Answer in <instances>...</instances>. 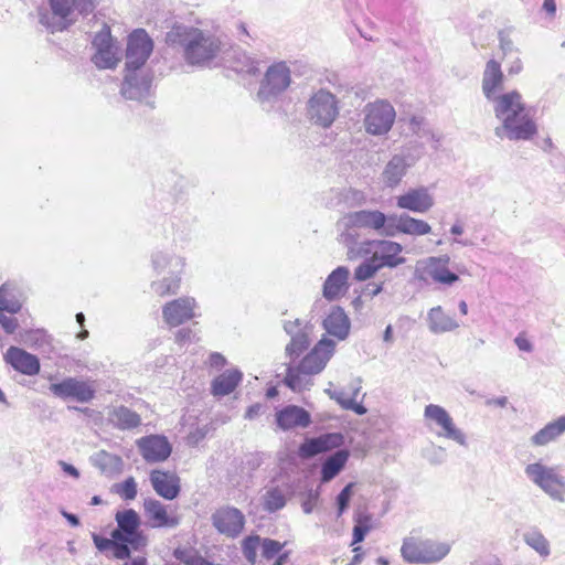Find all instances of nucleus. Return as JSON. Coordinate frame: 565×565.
Returning <instances> with one entry per match:
<instances>
[{"label":"nucleus","mask_w":565,"mask_h":565,"mask_svg":"<svg viewBox=\"0 0 565 565\" xmlns=\"http://www.w3.org/2000/svg\"><path fill=\"white\" fill-rule=\"evenodd\" d=\"M166 43L172 47H182L183 57L191 65H205L222 49V42L215 34L186 25H174L167 33Z\"/></svg>","instance_id":"1"},{"label":"nucleus","mask_w":565,"mask_h":565,"mask_svg":"<svg viewBox=\"0 0 565 565\" xmlns=\"http://www.w3.org/2000/svg\"><path fill=\"white\" fill-rule=\"evenodd\" d=\"M494 113L502 119V127L495 128V135L499 137L504 130L509 139L530 140L537 132L536 124L526 110L521 94L516 90L499 96Z\"/></svg>","instance_id":"2"},{"label":"nucleus","mask_w":565,"mask_h":565,"mask_svg":"<svg viewBox=\"0 0 565 565\" xmlns=\"http://www.w3.org/2000/svg\"><path fill=\"white\" fill-rule=\"evenodd\" d=\"M153 50V43L145 30H135L128 39L126 53V70L121 93L134 97L135 89L148 92L151 85L149 77H139L137 71L146 63Z\"/></svg>","instance_id":"3"},{"label":"nucleus","mask_w":565,"mask_h":565,"mask_svg":"<svg viewBox=\"0 0 565 565\" xmlns=\"http://www.w3.org/2000/svg\"><path fill=\"white\" fill-rule=\"evenodd\" d=\"M450 552V544L434 540L407 536L403 540L401 555L409 564H433L444 559Z\"/></svg>","instance_id":"4"},{"label":"nucleus","mask_w":565,"mask_h":565,"mask_svg":"<svg viewBox=\"0 0 565 565\" xmlns=\"http://www.w3.org/2000/svg\"><path fill=\"white\" fill-rule=\"evenodd\" d=\"M424 423L437 437L452 440L463 447L468 446L466 434L456 426L450 414L440 405H426L424 409Z\"/></svg>","instance_id":"5"},{"label":"nucleus","mask_w":565,"mask_h":565,"mask_svg":"<svg viewBox=\"0 0 565 565\" xmlns=\"http://www.w3.org/2000/svg\"><path fill=\"white\" fill-rule=\"evenodd\" d=\"M322 327L333 339L322 337L310 353H332L335 349V340L343 341L348 338L351 321L341 307L334 306L323 319Z\"/></svg>","instance_id":"6"},{"label":"nucleus","mask_w":565,"mask_h":565,"mask_svg":"<svg viewBox=\"0 0 565 565\" xmlns=\"http://www.w3.org/2000/svg\"><path fill=\"white\" fill-rule=\"evenodd\" d=\"M524 472L526 477L553 500L564 502L565 480L556 467H548L541 462L529 463Z\"/></svg>","instance_id":"7"},{"label":"nucleus","mask_w":565,"mask_h":565,"mask_svg":"<svg viewBox=\"0 0 565 565\" xmlns=\"http://www.w3.org/2000/svg\"><path fill=\"white\" fill-rule=\"evenodd\" d=\"M117 529L113 531V537L127 544L131 551H141L148 544V539L142 531L139 530L140 518L132 509L118 511L115 515Z\"/></svg>","instance_id":"8"},{"label":"nucleus","mask_w":565,"mask_h":565,"mask_svg":"<svg viewBox=\"0 0 565 565\" xmlns=\"http://www.w3.org/2000/svg\"><path fill=\"white\" fill-rule=\"evenodd\" d=\"M364 113L365 130L374 136L387 134L396 118L394 107L386 100H375L367 104Z\"/></svg>","instance_id":"9"},{"label":"nucleus","mask_w":565,"mask_h":565,"mask_svg":"<svg viewBox=\"0 0 565 565\" xmlns=\"http://www.w3.org/2000/svg\"><path fill=\"white\" fill-rule=\"evenodd\" d=\"M330 355H303L299 364L290 365L285 384L292 391H301L307 384V376L320 373L327 365Z\"/></svg>","instance_id":"10"},{"label":"nucleus","mask_w":565,"mask_h":565,"mask_svg":"<svg viewBox=\"0 0 565 565\" xmlns=\"http://www.w3.org/2000/svg\"><path fill=\"white\" fill-rule=\"evenodd\" d=\"M50 391L62 399H72L78 403H88L95 396L94 381H83L76 377H67L58 383L50 385Z\"/></svg>","instance_id":"11"},{"label":"nucleus","mask_w":565,"mask_h":565,"mask_svg":"<svg viewBox=\"0 0 565 565\" xmlns=\"http://www.w3.org/2000/svg\"><path fill=\"white\" fill-rule=\"evenodd\" d=\"M212 525L222 535L226 537H237L244 530V513L232 505L217 508L211 515Z\"/></svg>","instance_id":"12"},{"label":"nucleus","mask_w":565,"mask_h":565,"mask_svg":"<svg viewBox=\"0 0 565 565\" xmlns=\"http://www.w3.org/2000/svg\"><path fill=\"white\" fill-rule=\"evenodd\" d=\"M308 114L317 125L329 127L338 116L334 95L323 89L317 92L309 100Z\"/></svg>","instance_id":"13"},{"label":"nucleus","mask_w":565,"mask_h":565,"mask_svg":"<svg viewBox=\"0 0 565 565\" xmlns=\"http://www.w3.org/2000/svg\"><path fill=\"white\" fill-rule=\"evenodd\" d=\"M402 250V245L392 241H367L361 245V252L372 253V257L381 268L396 267L405 263V258L401 256Z\"/></svg>","instance_id":"14"},{"label":"nucleus","mask_w":565,"mask_h":565,"mask_svg":"<svg viewBox=\"0 0 565 565\" xmlns=\"http://www.w3.org/2000/svg\"><path fill=\"white\" fill-rule=\"evenodd\" d=\"M198 303L193 297H180L166 302L162 307V318L169 327H179L199 315Z\"/></svg>","instance_id":"15"},{"label":"nucleus","mask_w":565,"mask_h":565,"mask_svg":"<svg viewBox=\"0 0 565 565\" xmlns=\"http://www.w3.org/2000/svg\"><path fill=\"white\" fill-rule=\"evenodd\" d=\"M93 45L96 53L93 55V63L100 70L114 68L120 61V57L115 47L109 28H105L98 32L94 40Z\"/></svg>","instance_id":"16"},{"label":"nucleus","mask_w":565,"mask_h":565,"mask_svg":"<svg viewBox=\"0 0 565 565\" xmlns=\"http://www.w3.org/2000/svg\"><path fill=\"white\" fill-rule=\"evenodd\" d=\"M285 331L290 335V342L286 347V353L306 352L311 344L315 327L302 323L299 319L286 321Z\"/></svg>","instance_id":"17"},{"label":"nucleus","mask_w":565,"mask_h":565,"mask_svg":"<svg viewBox=\"0 0 565 565\" xmlns=\"http://www.w3.org/2000/svg\"><path fill=\"white\" fill-rule=\"evenodd\" d=\"M387 220L388 224L385 227V235L387 236H395L397 233L420 236L429 234L431 231L428 223L414 218L407 214L388 215Z\"/></svg>","instance_id":"18"},{"label":"nucleus","mask_w":565,"mask_h":565,"mask_svg":"<svg viewBox=\"0 0 565 565\" xmlns=\"http://www.w3.org/2000/svg\"><path fill=\"white\" fill-rule=\"evenodd\" d=\"M137 446L147 462L164 461L172 450L168 439L159 435H150L138 439Z\"/></svg>","instance_id":"19"},{"label":"nucleus","mask_w":565,"mask_h":565,"mask_svg":"<svg viewBox=\"0 0 565 565\" xmlns=\"http://www.w3.org/2000/svg\"><path fill=\"white\" fill-rule=\"evenodd\" d=\"M290 70L285 62L273 64L266 72L260 93L275 95L290 85Z\"/></svg>","instance_id":"20"},{"label":"nucleus","mask_w":565,"mask_h":565,"mask_svg":"<svg viewBox=\"0 0 565 565\" xmlns=\"http://www.w3.org/2000/svg\"><path fill=\"white\" fill-rule=\"evenodd\" d=\"M143 507L152 527H175L180 524L179 515L158 500L147 499Z\"/></svg>","instance_id":"21"},{"label":"nucleus","mask_w":565,"mask_h":565,"mask_svg":"<svg viewBox=\"0 0 565 565\" xmlns=\"http://www.w3.org/2000/svg\"><path fill=\"white\" fill-rule=\"evenodd\" d=\"M343 441L344 438L340 433L323 434L316 438L306 439L301 444L299 452L302 457H313L342 446Z\"/></svg>","instance_id":"22"},{"label":"nucleus","mask_w":565,"mask_h":565,"mask_svg":"<svg viewBox=\"0 0 565 565\" xmlns=\"http://www.w3.org/2000/svg\"><path fill=\"white\" fill-rule=\"evenodd\" d=\"M350 271L347 267L335 268L324 280L322 295L329 301L343 297L349 290Z\"/></svg>","instance_id":"23"},{"label":"nucleus","mask_w":565,"mask_h":565,"mask_svg":"<svg viewBox=\"0 0 565 565\" xmlns=\"http://www.w3.org/2000/svg\"><path fill=\"white\" fill-rule=\"evenodd\" d=\"M434 205V199L426 188L411 189L397 196V206L417 213H425Z\"/></svg>","instance_id":"24"},{"label":"nucleus","mask_w":565,"mask_h":565,"mask_svg":"<svg viewBox=\"0 0 565 565\" xmlns=\"http://www.w3.org/2000/svg\"><path fill=\"white\" fill-rule=\"evenodd\" d=\"M150 482L154 491L166 500H173L180 492V478L169 471L153 470Z\"/></svg>","instance_id":"25"},{"label":"nucleus","mask_w":565,"mask_h":565,"mask_svg":"<svg viewBox=\"0 0 565 565\" xmlns=\"http://www.w3.org/2000/svg\"><path fill=\"white\" fill-rule=\"evenodd\" d=\"M276 422L282 430L306 428L311 423L310 414L302 407L288 405L276 414Z\"/></svg>","instance_id":"26"},{"label":"nucleus","mask_w":565,"mask_h":565,"mask_svg":"<svg viewBox=\"0 0 565 565\" xmlns=\"http://www.w3.org/2000/svg\"><path fill=\"white\" fill-rule=\"evenodd\" d=\"M349 223L354 227H365L372 230H383L388 224V216L380 211H358L349 214Z\"/></svg>","instance_id":"27"},{"label":"nucleus","mask_w":565,"mask_h":565,"mask_svg":"<svg viewBox=\"0 0 565 565\" xmlns=\"http://www.w3.org/2000/svg\"><path fill=\"white\" fill-rule=\"evenodd\" d=\"M286 545L273 539H263L258 565H284L289 558V552L282 551Z\"/></svg>","instance_id":"28"},{"label":"nucleus","mask_w":565,"mask_h":565,"mask_svg":"<svg viewBox=\"0 0 565 565\" xmlns=\"http://www.w3.org/2000/svg\"><path fill=\"white\" fill-rule=\"evenodd\" d=\"M565 434V415L547 423L543 428L536 431L530 439L533 446L542 447L556 441Z\"/></svg>","instance_id":"29"},{"label":"nucleus","mask_w":565,"mask_h":565,"mask_svg":"<svg viewBox=\"0 0 565 565\" xmlns=\"http://www.w3.org/2000/svg\"><path fill=\"white\" fill-rule=\"evenodd\" d=\"M503 79L500 63L494 60L488 61L482 78V90L487 98H491L502 87Z\"/></svg>","instance_id":"30"},{"label":"nucleus","mask_w":565,"mask_h":565,"mask_svg":"<svg viewBox=\"0 0 565 565\" xmlns=\"http://www.w3.org/2000/svg\"><path fill=\"white\" fill-rule=\"evenodd\" d=\"M22 305V294L13 285L4 282L0 286V311L15 315Z\"/></svg>","instance_id":"31"},{"label":"nucleus","mask_w":565,"mask_h":565,"mask_svg":"<svg viewBox=\"0 0 565 565\" xmlns=\"http://www.w3.org/2000/svg\"><path fill=\"white\" fill-rule=\"evenodd\" d=\"M242 380V373L236 370H226L212 382L214 396H225L232 393Z\"/></svg>","instance_id":"32"},{"label":"nucleus","mask_w":565,"mask_h":565,"mask_svg":"<svg viewBox=\"0 0 565 565\" xmlns=\"http://www.w3.org/2000/svg\"><path fill=\"white\" fill-rule=\"evenodd\" d=\"M110 423L121 430L132 429L141 424L140 416L126 406H118L109 412Z\"/></svg>","instance_id":"33"},{"label":"nucleus","mask_w":565,"mask_h":565,"mask_svg":"<svg viewBox=\"0 0 565 565\" xmlns=\"http://www.w3.org/2000/svg\"><path fill=\"white\" fill-rule=\"evenodd\" d=\"M348 459H349L348 450H338L337 452L331 455L329 458H327L321 467V482H329L333 478H335L340 473V471L344 468Z\"/></svg>","instance_id":"34"},{"label":"nucleus","mask_w":565,"mask_h":565,"mask_svg":"<svg viewBox=\"0 0 565 565\" xmlns=\"http://www.w3.org/2000/svg\"><path fill=\"white\" fill-rule=\"evenodd\" d=\"M92 539L99 552L113 551V556L117 559H126L130 556V547L121 543L119 540L103 537L96 533L92 534Z\"/></svg>","instance_id":"35"},{"label":"nucleus","mask_w":565,"mask_h":565,"mask_svg":"<svg viewBox=\"0 0 565 565\" xmlns=\"http://www.w3.org/2000/svg\"><path fill=\"white\" fill-rule=\"evenodd\" d=\"M21 344L33 350H47L51 348V337L44 329H30L19 334Z\"/></svg>","instance_id":"36"},{"label":"nucleus","mask_w":565,"mask_h":565,"mask_svg":"<svg viewBox=\"0 0 565 565\" xmlns=\"http://www.w3.org/2000/svg\"><path fill=\"white\" fill-rule=\"evenodd\" d=\"M94 465L105 475L113 476L121 472L124 467L122 459L107 451H98L93 458Z\"/></svg>","instance_id":"37"},{"label":"nucleus","mask_w":565,"mask_h":565,"mask_svg":"<svg viewBox=\"0 0 565 565\" xmlns=\"http://www.w3.org/2000/svg\"><path fill=\"white\" fill-rule=\"evenodd\" d=\"M6 362L25 375H35L40 371L36 355H4Z\"/></svg>","instance_id":"38"},{"label":"nucleus","mask_w":565,"mask_h":565,"mask_svg":"<svg viewBox=\"0 0 565 565\" xmlns=\"http://www.w3.org/2000/svg\"><path fill=\"white\" fill-rule=\"evenodd\" d=\"M286 503V491L280 487L268 488L262 497L263 509L269 513L281 510Z\"/></svg>","instance_id":"39"},{"label":"nucleus","mask_w":565,"mask_h":565,"mask_svg":"<svg viewBox=\"0 0 565 565\" xmlns=\"http://www.w3.org/2000/svg\"><path fill=\"white\" fill-rule=\"evenodd\" d=\"M429 324L435 332L451 331L458 327L457 321L447 315L441 307L433 308L428 315Z\"/></svg>","instance_id":"40"},{"label":"nucleus","mask_w":565,"mask_h":565,"mask_svg":"<svg viewBox=\"0 0 565 565\" xmlns=\"http://www.w3.org/2000/svg\"><path fill=\"white\" fill-rule=\"evenodd\" d=\"M523 541L527 546L534 550L541 557L546 558L551 554L548 540L536 529L526 531L523 534Z\"/></svg>","instance_id":"41"},{"label":"nucleus","mask_w":565,"mask_h":565,"mask_svg":"<svg viewBox=\"0 0 565 565\" xmlns=\"http://www.w3.org/2000/svg\"><path fill=\"white\" fill-rule=\"evenodd\" d=\"M406 164L403 158L394 157L386 166L383 178L388 186H395L403 178Z\"/></svg>","instance_id":"42"},{"label":"nucleus","mask_w":565,"mask_h":565,"mask_svg":"<svg viewBox=\"0 0 565 565\" xmlns=\"http://www.w3.org/2000/svg\"><path fill=\"white\" fill-rule=\"evenodd\" d=\"M180 285V277H164L160 280L153 281L151 288L157 297L167 298L177 295L179 292Z\"/></svg>","instance_id":"43"},{"label":"nucleus","mask_w":565,"mask_h":565,"mask_svg":"<svg viewBox=\"0 0 565 565\" xmlns=\"http://www.w3.org/2000/svg\"><path fill=\"white\" fill-rule=\"evenodd\" d=\"M263 539L248 536L243 541V554L250 564L257 563V553L260 552Z\"/></svg>","instance_id":"44"},{"label":"nucleus","mask_w":565,"mask_h":565,"mask_svg":"<svg viewBox=\"0 0 565 565\" xmlns=\"http://www.w3.org/2000/svg\"><path fill=\"white\" fill-rule=\"evenodd\" d=\"M379 269H381L380 265L371 256L367 260L355 268L354 278L359 281H364L373 277Z\"/></svg>","instance_id":"45"},{"label":"nucleus","mask_w":565,"mask_h":565,"mask_svg":"<svg viewBox=\"0 0 565 565\" xmlns=\"http://www.w3.org/2000/svg\"><path fill=\"white\" fill-rule=\"evenodd\" d=\"M354 482L348 483L335 498L337 516L340 518L349 508L353 495Z\"/></svg>","instance_id":"46"},{"label":"nucleus","mask_w":565,"mask_h":565,"mask_svg":"<svg viewBox=\"0 0 565 565\" xmlns=\"http://www.w3.org/2000/svg\"><path fill=\"white\" fill-rule=\"evenodd\" d=\"M117 493L125 500H134L137 497V483L132 477L127 478L117 486Z\"/></svg>","instance_id":"47"},{"label":"nucleus","mask_w":565,"mask_h":565,"mask_svg":"<svg viewBox=\"0 0 565 565\" xmlns=\"http://www.w3.org/2000/svg\"><path fill=\"white\" fill-rule=\"evenodd\" d=\"M54 15L66 19L72 12V6L68 0H49Z\"/></svg>","instance_id":"48"},{"label":"nucleus","mask_w":565,"mask_h":565,"mask_svg":"<svg viewBox=\"0 0 565 565\" xmlns=\"http://www.w3.org/2000/svg\"><path fill=\"white\" fill-rule=\"evenodd\" d=\"M198 340L196 334L190 328H182L174 334V341L180 347L185 345Z\"/></svg>","instance_id":"49"},{"label":"nucleus","mask_w":565,"mask_h":565,"mask_svg":"<svg viewBox=\"0 0 565 565\" xmlns=\"http://www.w3.org/2000/svg\"><path fill=\"white\" fill-rule=\"evenodd\" d=\"M360 390V385H355L352 387V399L350 403L344 405V409L353 411L358 415H364L367 412L366 408L361 403L355 402V397L359 394Z\"/></svg>","instance_id":"50"},{"label":"nucleus","mask_w":565,"mask_h":565,"mask_svg":"<svg viewBox=\"0 0 565 565\" xmlns=\"http://www.w3.org/2000/svg\"><path fill=\"white\" fill-rule=\"evenodd\" d=\"M324 392H326V394H328V396L331 399H334L343 409H344V405L350 403L352 399V395L348 396L343 390L327 388V390H324Z\"/></svg>","instance_id":"51"},{"label":"nucleus","mask_w":565,"mask_h":565,"mask_svg":"<svg viewBox=\"0 0 565 565\" xmlns=\"http://www.w3.org/2000/svg\"><path fill=\"white\" fill-rule=\"evenodd\" d=\"M0 324L9 334L14 333L19 327L17 318L7 316L6 312L2 311H0Z\"/></svg>","instance_id":"52"},{"label":"nucleus","mask_w":565,"mask_h":565,"mask_svg":"<svg viewBox=\"0 0 565 565\" xmlns=\"http://www.w3.org/2000/svg\"><path fill=\"white\" fill-rule=\"evenodd\" d=\"M318 498H319V491L310 490L308 492L307 498L301 503L302 511L306 514H310L313 511L316 503L318 501Z\"/></svg>","instance_id":"53"},{"label":"nucleus","mask_w":565,"mask_h":565,"mask_svg":"<svg viewBox=\"0 0 565 565\" xmlns=\"http://www.w3.org/2000/svg\"><path fill=\"white\" fill-rule=\"evenodd\" d=\"M79 13L88 14L96 8L97 0H72Z\"/></svg>","instance_id":"54"},{"label":"nucleus","mask_w":565,"mask_h":565,"mask_svg":"<svg viewBox=\"0 0 565 565\" xmlns=\"http://www.w3.org/2000/svg\"><path fill=\"white\" fill-rule=\"evenodd\" d=\"M434 279L443 284H452L458 280V276L448 269H441L434 274Z\"/></svg>","instance_id":"55"},{"label":"nucleus","mask_w":565,"mask_h":565,"mask_svg":"<svg viewBox=\"0 0 565 565\" xmlns=\"http://www.w3.org/2000/svg\"><path fill=\"white\" fill-rule=\"evenodd\" d=\"M372 525H359L353 527V542L352 544L360 543L364 540L365 535L371 531Z\"/></svg>","instance_id":"56"},{"label":"nucleus","mask_w":565,"mask_h":565,"mask_svg":"<svg viewBox=\"0 0 565 565\" xmlns=\"http://www.w3.org/2000/svg\"><path fill=\"white\" fill-rule=\"evenodd\" d=\"M353 520L359 525H372V516L365 510L358 509L354 513Z\"/></svg>","instance_id":"57"},{"label":"nucleus","mask_w":565,"mask_h":565,"mask_svg":"<svg viewBox=\"0 0 565 565\" xmlns=\"http://www.w3.org/2000/svg\"><path fill=\"white\" fill-rule=\"evenodd\" d=\"M515 343L520 351H530L532 349L531 342L525 333H521L515 338Z\"/></svg>","instance_id":"58"},{"label":"nucleus","mask_w":565,"mask_h":565,"mask_svg":"<svg viewBox=\"0 0 565 565\" xmlns=\"http://www.w3.org/2000/svg\"><path fill=\"white\" fill-rule=\"evenodd\" d=\"M76 321L77 323L82 327V330L79 333H77V339L79 340H85L87 337H88V331L86 329H84V323H85V316L83 312H78L76 315Z\"/></svg>","instance_id":"59"},{"label":"nucleus","mask_w":565,"mask_h":565,"mask_svg":"<svg viewBox=\"0 0 565 565\" xmlns=\"http://www.w3.org/2000/svg\"><path fill=\"white\" fill-rule=\"evenodd\" d=\"M60 465H61V467H62V469H63V471L65 473L72 476L74 478H78L79 477V472H78V470L74 466H72V465H70V463H67L65 461H60Z\"/></svg>","instance_id":"60"},{"label":"nucleus","mask_w":565,"mask_h":565,"mask_svg":"<svg viewBox=\"0 0 565 565\" xmlns=\"http://www.w3.org/2000/svg\"><path fill=\"white\" fill-rule=\"evenodd\" d=\"M260 408H262V406L259 404L249 406L246 411L245 418L254 419L255 417L258 416Z\"/></svg>","instance_id":"61"},{"label":"nucleus","mask_w":565,"mask_h":565,"mask_svg":"<svg viewBox=\"0 0 565 565\" xmlns=\"http://www.w3.org/2000/svg\"><path fill=\"white\" fill-rule=\"evenodd\" d=\"M543 9L551 17L555 15V13H556V2H555V0H544L543 1Z\"/></svg>","instance_id":"62"},{"label":"nucleus","mask_w":565,"mask_h":565,"mask_svg":"<svg viewBox=\"0 0 565 565\" xmlns=\"http://www.w3.org/2000/svg\"><path fill=\"white\" fill-rule=\"evenodd\" d=\"M62 514L68 521V523L72 526L79 525V520H78V518L75 514H72V513H68V512H65V511Z\"/></svg>","instance_id":"63"},{"label":"nucleus","mask_w":565,"mask_h":565,"mask_svg":"<svg viewBox=\"0 0 565 565\" xmlns=\"http://www.w3.org/2000/svg\"><path fill=\"white\" fill-rule=\"evenodd\" d=\"M522 71V63L518 58L513 64L509 67V74H519Z\"/></svg>","instance_id":"64"}]
</instances>
